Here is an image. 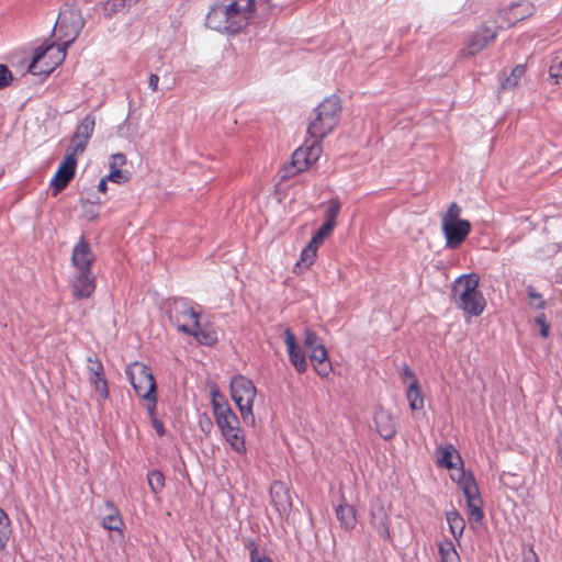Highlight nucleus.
<instances>
[{"label": "nucleus", "mask_w": 562, "mask_h": 562, "mask_svg": "<svg viewBox=\"0 0 562 562\" xmlns=\"http://www.w3.org/2000/svg\"><path fill=\"white\" fill-rule=\"evenodd\" d=\"M403 379L405 382H412L413 379H416L414 373L408 369V368H404L403 370Z\"/></svg>", "instance_id": "nucleus-51"}, {"label": "nucleus", "mask_w": 562, "mask_h": 562, "mask_svg": "<svg viewBox=\"0 0 562 562\" xmlns=\"http://www.w3.org/2000/svg\"><path fill=\"white\" fill-rule=\"evenodd\" d=\"M536 324L540 327V334L542 337H548L549 335V325L546 322V316L540 314L536 317Z\"/></svg>", "instance_id": "nucleus-47"}, {"label": "nucleus", "mask_w": 562, "mask_h": 562, "mask_svg": "<svg viewBox=\"0 0 562 562\" xmlns=\"http://www.w3.org/2000/svg\"><path fill=\"white\" fill-rule=\"evenodd\" d=\"M440 562H461L459 553L449 540L442 541L438 547Z\"/></svg>", "instance_id": "nucleus-30"}, {"label": "nucleus", "mask_w": 562, "mask_h": 562, "mask_svg": "<svg viewBox=\"0 0 562 562\" xmlns=\"http://www.w3.org/2000/svg\"><path fill=\"white\" fill-rule=\"evenodd\" d=\"M94 125L95 119L93 115L89 114L85 116L71 137L70 145L67 149V155L77 158L85 151L87 144L93 133Z\"/></svg>", "instance_id": "nucleus-13"}, {"label": "nucleus", "mask_w": 562, "mask_h": 562, "mask_svg": "<svg viewBox=\"0 0 562 562\" xmlns=\"http://www.w3.org/2000/svg\"><path fill=\"white\" fill-rule=\"evenodd\" d=\"M159 77L156 74H151L148 79V87L153 92L158 90Z\"/></svg>", "instance_id": "nucleus-49"}, {"label": "nucleus", "mask_w": 562, "mask_h": 562, "mask_svg": "<svg viewBox=\"0 0 562 562\" xmlns=\"http://www.w3.org/2000/svg\"><path fill=\"white\" fill-rule=\"evenodd\" d=\"M371 521L380 537L390 539V516L381 502H375L371 507Z\"/></svg>", "instance_id": "nucleus-20"}, {"label": "nucleus", "mask_w": 562, "mask_h": 562, "mask_svg": "<svg viewBox=\"0 0 562 562\" xmlns=\"http://www.w3.org/2000/svg\"><path fill=\"white\" fill-rule=\"evenodd\" d=\"M77 165V158L66 155L59 165L55 176L50 180L52 188L57 192L63 190L74 178Z\"/></svg>", "instance_id": "nucleus-15"}, {"label": "nucleus", "mask_w": 562, "mask_h": 562, "mask_svg": "<svg viewBox=\"0 0 562 562\" xmlns=\"http://www.w3.org/2000/svg\"><path fill=\"white\" fill-rule=\"evenodd\" d=\"M109 181L121 184L125 183L130 179V173L121 169H110V173L106 176Z\"/></svg>", "instance_id": "nucleus-39"}, {"label": "nucleus", "mask_w": 562, "mask_h": 562, "mask_svg": "<svg viewBox=\"0 0 562 562\" xmlns=\"http://www.w3.org/2000/svg\"><path fill=\"white\" fill-rule=\"evenodd\" d=\"M446 518H447V522L449 525V529H450L451 533L453 535V537L457 540H459L462 537L464 528H465L464 519L454 509L448 512L446 515Z\"/></svg>", "instance_id": "nucleus-28"}, {"label": "nucleus", "mask_w": 562, "mask_h": 562, "mask_svg": "<svg viewBox=\"0 0 562 562\" xmlns=\"http://www.w3.org/2000/svg\"><path fill=\"white\" fill-rule=\"evenodd\" d=\"M221 434L235 452L240 454L246 453L247 449L240 426L234 428L233 430L222 431Z\"/></svg>", "instance_id": "nucleus-25"}, {"label": "nucleus", "mask_w": 562, "mask_h": 562, "mask_svg": "<svg viewBox=\"0 0 562 562\" xmlns=\"http://www.w3.org/2000/svg\"><path fill=\"white\" fill-rule=\"evenodd\" d=\"M207 425L211 426V422L210 420H207V424H204V427H207Z\"/></svg>", "instance_id": "nucleus-54"}, {"label": "nucleus", "mask_w": 562, "mask_h": 562, "mask_svg": "<svg viewBox=\"0 0 562 562\" xmlns=\"http://www.w3.org/2000/svg\"><path fill=\"white\" fill-rule=\"evenodd\" d=\"M526 68L524 65H517L510 72V75L502 81L503 89H513L517 87L519 80L525 75Z\"/></svg>", "instance_id": "nucleus-32"}, {"label": "nucleus", "mask_w": 562, "mask_h": 562, "mask_svg": "<svg viewBox=\"0 0 562 562\" xmlns=\"http://www.w3.org/2000/svg\"><path fill=\"white\" fill-rule=\"evenodd\" d=\"M231 396L239 409L246 425L255 426L254 402L257 389L252 381L244 375H236L231 380Z\"/></svg>", "instance_id": "nucleus-7"}, {"label": "nucleus", "mask_w": 562, "mask_h": 562, "mask_svg": "<svg viewBox=\"0 0 562 562\" xmlns=\"http://www.w3.org/2000/svg\"><path fill=\"white\" fill-rule=\"evenodd\" d=\"M341 204L337 199H331L327 203V209L325 212L326 215V223H330L331 225L336 226V218L340 212Z\"/></svg>", "instance_id": "nucleus-35"}, {"label": "nucleus", "mask_w": 562, "mask_h": 562, "mask_svg": "<svg viewBox=\"0 0 562 562\" xmlns=\"http://www.w3.org/2000/svg\"><path fill=\"white\" fill-rule=\"evenodd\" d=\"M95 289V277L91 271H76L72 280V294L76 299L89 297Z\"/></svg>", "instance_id": "nucleus-17"}, {"label": "nucleus", "mask_w": 562, "mask_h": 562, "mask_svg": "<svg viewBox=\"0 0 562 562\" xmlns=\"http://www.w3.org/2000/svg\"><path fill=\"white\" fill-rule=\"evenodd\" d=\"M318 246L313 245L311 241L304 247L301 252L300 260L293 268L294 273H302L307 270L315 261L317 257Z\"/></svg>", "instance_id": "nucleus-24"}, {"label": "nucleus", "mask_w": 562, "mask_h": 562, "mask_svg": "<svg viewBox=\"0 0 562 562\" xmlns=\"http://www.w3.org/2000/svg\"><path fill=\"white\" fill-rule=\"evenodd\" d=\"M126 159L123 154H114L110 157V169H120L123 165H125Z\"/></svg>", "instance_id": "nucleus-44"}, {"label": "nucleus", "mask_w": 562, "mask_h": 562, "mask_svg": "<svg viewBox=\"0 0 562 562\" xmlns=\"http://www.w3.org/2000/svg\"><path fill=\"white\" fill-rule=\"evenodd\" d=\"M11 532L10 518L7 513L0 508V550L7 547Z\"/></svg>", "instance_id": "nucleus-31"}, {"label": "nucleus", "mask_w": 562, "mask_h": 562, "mask_svg": "<svg viewBox=\"0 0 562 562\" xmlns=\"http://www.w3.org/2000/svg\"><path fill=\"white\" fill-rule=\"evenodd\" d=\"M406 398L412 411L416 412L424 408L425 398L417 379H413V381L409 382L406 391Z\"/></svg>", "instance_id": "nucleus-26"}, {"label": "nucleus", "mask_w": 562, "mask_h": 562, "mask_svg": "<svg viewBox=\"0 0 562 562\" xmlns=\"http://www.w3.org/2000/svg\"><path fill=\"white\" fill-rule=\"evenodd\" d=\"M436 463L451 471L450 477L461 488L469 510L470 524L481 522L484 517L483 501L471 473H465L460 453L451 443L440 445L435 450Z\"/></svg>", "instance_id": "nucleus-1"}, {"label": "nucleus", "mask_w": 562, "mask_h": 562, "mask_svg": "<svg viewBox=\"0 0 562 562\" xmlns=\"http://www.w3.org/2000/svg\"><path fill=\"white\" fill-rule=\"evenodd\" d=\"M211 401H212V407L213 411L215 409V406L222 405V404H228L226 398L220 393L218 389L213 387L211 391Z\"/></svg>", "instance_id": "nucleus-45"}, {"label": "nucleus", "mask_w": 562, "mask_h": 562, "mask_svg": "<svg viewBox=\"0 0 562 562\" xmlns=\"http://www.w3.org/2000/svg\"><path fill=\"white\" fill-rule=\"evenodd\" d=\"M255 0H217L210 9L205 25L222 33H237L252 21Z\"/></svg>", "instance_id": "nucleus-2"}, {"label": "nucleus", "mask_w": 562, "mask_h": 562, "mask_svg": "<svg viewBox=\"0 0 562 562\" xmlns=\"http://www.w3.org/2000/svg\"><path fill=\"white\" fill-rule=\"evenodd\" d=\"M66 47L54 44H43L34 50L29 71L32 75H48L66 57Z\"/></svg>", "instance_id": "nucleus-9"}, {"label": "nucleus", "mask_w": 562, "mask_h": 562, "mask_svg": "<svg viewBox=\"0 0 562 562\" xmlns=\"http://www.w3.org/2000/svg\"><path fill=\"white\" fill-rule=\"evenodd\" d=\"M88 371L90 372V376H97L103 374V366L98 358L88 357L87 359Z\"/></svg>", "instance_id": "nucleus-40"}, {"label": "nucleus", "mask_w": 562, "mask_h": 562, "mask_svg": "<svg viewBox=\"0 0 562 562\" xmlns=\"http://www.w3.org/2000/svg\"><path fill=\"white\" fill-rule=\"evenodd\" d=\"M83 27V19L75 7H66L59 12L55 24V31L63 41L60 46L68 47L79 35Z\"/></svg>", "instance_id": "nucleus-10"}, {"label": "nucleus", "mask_w": 562, "mask_h": 562, "mask_svg": "<svg viewBox=\"0 0 562 562\" xmlns=\"http://www.w3.org/2000/svg\"><path fill=\"white\" fill-rule=\"evenodd\" d=\"M90 382L92 383L95 392H98L103 400L109 396V389L103 374L90 376Z\"/></svg>", "instance_id": "nucleus-37"}, {"label": "nucleus", "mask_w": 562, "mask_h": 562, "mask_svg": "<svg viewBox=\"0 0 562 562\" xmlns=\"http://www.w3.org/2000/svg\"><path fill=\"white\" fill-rule=\"evenodd\" d=\"M559 454H560V458L562 460V449H560Z\"/></svg>", "instance_id": "nucleus-55"}, {"label": "nucleus", "mask_w": 562, "mask_h": 562, "mask_svg": "<svg viewBox=\"0 0 562 562\" xmlns=\"http://www.w3.org/2000/svg\"><path fill=\"white\" fill-rule=\"evenodd\" d=\"M461 207L451 203L441 217V229L446 238V247L456 249L462 245L471 232V223L460 217Z\"/></svg>", "instance_id": "nucleus-8"}, {"label": "nucleus", "mask_w": 562, "mask_h": 562, "mask_svg": "<svg viewBox=\"0 0 562 562\" xmlns=\"http://www.w3.org/2000/svg\"><path fill=\"white\" fill-rule=\"evenodd\" d=\"M374 425L376 431L384 439H392L396 434V422L392 413L382 407L374 413Z\"/></svg>", "instance_id": "nucleus-19"}, {"label": "nucleus", "mask_w": 562, "mask_h": 562, "mask_svg": "<svg viewBox=\"0 0 562 562\" xmlns=\"http://www.w3.org/2000/svg\"><path fill=\"white\" fill-rule=\"evenodd\" d=\"M270 494L272 502L280 513H285L290 509L292 503H291V496L289 493L288 487L282 482H274L271 485Z\"/></svg>", "instance_id": "nucleus-22"}, {"label": "nucleus", "mask_w": 562, "mask_h": 562, "mask_svg": "<svg viewBox=\"0 0 562 562\" xmlns=\"http://www.w3.org/2000/svg\"><path fill=\"white\" fill-rule=\"evenodd\" d=\"M207 425L211 426V422L210 420H207V424H204V427H207Z\"/></svg>", "instance_id": "nucleus-53"}, {"label": "nucleus", "mask_w": 562, "mask_h": 562, "mask_svg": "<svg viewBox=\"0 0 562 562\" xmlns=\"http://www.w3.org/2000/svg\"><path fill=\"white\" fill-rule=\"evenodd\" d=\"M147 482L153 493L158 494L165 486V477L161 472L153 470L147 474Z\"/></svg>", "instance_id": "nucleus-33"}, {"label": "nucleus", "mask_w": 562, "mask_h": 562, "mask_svg": "<svg viewBox=\"0 0 562 562\" xmlns=\"http://www.w3.org/2000/svg\"><path fill=\"white\" fill-rule=\"evenodd\" d=\"M322 151L323 149L318 142L297 148L293 153L291 165L285 168V175L283 177H292L299 172L305 171L319 159Z\"/></svg>", "instance_id": "nucleus-11"}, {"label": "nucleus", "mask_w": 562, "mask_h": 562, "mask_svg": "<svg viewBox=\"0 0 562 562\" xmlns=\"http://www.w3.org/2000/svg\"><path fill=\"white\" fill-rule=\"evenodd\" d=\"M11 81H12L11 72L9 71V69L5 66L0 65V89L9 86Z\"/></svg>", "instance_id": "nucleus-43"}, {"label": "nucleus", "mask_w": 562, "mask_h": 562, "mask_svg": "<svg viewBox=\"0 0 562 562\" xmlns=\"http://www.w3.org/2000/svg\"><path fill=\"white\" fill-rule=\"evenodd\" d=\"M94 261V254L89 244L83 239L75 245L71 255V263L76 271H91V265Z\"/></svg>", "instance_id": "nucleus-16"}, {"label": "nucleus", "mask_w": 562, "mask_h": 562, "mask_svg": "<svg viewBox=\"0 0 562 562\" xmlns=\"http://www.w3.org/2000/svg\"><path fill=\"white\" fill-rule=\"evenodd\" d=\"M2 177V172L0 171V178Z\"/></svg>", "instance_id": "nucleus-56"}, {"label": "nucleus", "mask_w": 562, "mask_h": 562, "mask_svg": "<svg viewBox=\"0 0 562 562\" xmlns=\"http://www.w3.org/2000/svg\"><path fill=\"white\" fill-rule=\"evenodd\" d=\"M535 7L529 1L513 3L507 9L497 13L495 24L496 29H507L514 26L517 22L532 15Z\"/></svg>", "instance_id": "nucleus-12"}, {"label": "nucleus", "mask_w": 562, "mask_h": 562, "mask_svg": "<svg viewBox=\"0 0 562 562\" xmlns=\"http://www.w3.org/2000/svg\"><path fill=\"white\" fill-rule=\"evenodd\" d=\"M284 342L288 348L291 363L297 372H305L307 369V362L304 351L297 345L294 334L289 328L284 330Z\"/></svg>", "instance_id": "nucleus-18"}, {"label": "nucleus", "mask_w": 562, "mask_h": 562, "mask_svg": "<svg viewBox=\"0 0 562 562\" xmlns=\"http://www.w3.org/2000/svg\"><path fill=\"white\" fill-rule=\"evenodd\" d=\"M340 101L331 95L324 99L314 110L308 124V133L314 138H323L334 131L340 117Z\"/></svg>", "instance_id": "nucleus-5"}, {"label": "nucleus", "mask_w": 562, "mask_h": 562, "mask_svg": "<svg viewBox=\"0 0 562 562\" xmlns=\"http://www.w3.org/2000/svg\"><path fill=\"white\" fill-rule=\"evenodd\" d=\"M334 228V225L324 222L317 233L312 237L311 243L319 247L324 243L325 238L331 234Z\"/></svg>", "instance_id": "nucleus-36"}, {"label": "nucleus", "mask_w": 562, "mask_h": 562, "mask_svg": "<svg viewBox=\"0 0 562 562\" xmlns=\"http://www.w3.org/2000/svg\"><path fill=\"white\" fill-rule=\"evenodd\" d=\"M148 415L150 417L151 425H153L154 429L156 430V432L158 434V436H164L165 427H164L162 422H160L159 419L156 418L155 409L153 411V414H148Z\"/></svg>", "instance_id": "nucleus-48"}, {"label": "nucleus", "mask_w": 562, "mask_h": 562, "mask_svg": "<svg viewBox=\"0 0 562 562\" xmlns=\"http://www.w3.org/2000/svg\"><path fill=\"white\" fill-rule=\"evenodd\" d=\"M250 562H271V560L267 557L259 555L257 550L254 549L250 553Z\"/></svg>", "instance_id": "nucleus-50"}, {"label": "nucleus", "mask_w": 562, "mask_h": 562, "mask_svg": "<svg viewBox=\"0 0 562 562\" xmlns=\"http://www.w3.org/2000/svg\"><path fill=\"white\" fill-rule=\"evenodd\" d=\"M310 358L315 371L321 376H327L331 372V363L325 346H319L318 349L313 350Z\"/></svg>", "instance_id": "nucleus-23"}, {"label": "nucleus", "mask_w": 562, "mask_h": 562, "mask_svg": "<svg viewBox=\"0 0 562 562\" xmlns=\"http://www.w3.org/2000/svg\"><path fill=\"white\" fill-rule=\"evenodd\" d=\"M169 316L180 331L192 335L199 344L213 346L217 342L216 331L200 323V312L186 300L175 301L169 308Z\"/></svg>", "instance_id": "nucleus-3"}, {"label": "nucleus", "mask_w": 562, "mask_h": 562, "mask_svg": "<svg viewBox=\"0 0 562 562\" xmlns=\"http://www.w3.org/2000/svg\"><path fill=\"white\" fill-rule=\"evenodd\" d=\"M336 516L345 529L351 530L355 528L357 519L356 510L352 506L347 504L337 506Z\"/></svg>", "instance_id": "nucleus-27"}, {"label": "nucleus", "mask_w": 562, "mask_h": 562, "mask_svg": "<svg viewBox=\"0 0 562 562\" xmlns=\"http://www.w3.org/2000/svg\"><path fill=\"white\" fill-rule=\"evenodd\" d=\"M213 415L221 432L225 430H233L239 426V419L233 412L229 404H217L213 411Z\"/></svg>", "instance_id": "nucleus-21"}, {"label": "nucleus", "mask_w": 562, "mask_h": 562, "mask_svg": "<svg viewBox=\"0 0 562 562\" xmlns=\"http://www.w3.org/2000/svg\"><path fill=\"white\" fill-rule=\"evenodd\" d=\"M99 204L100 203H90V202H85L82 204V207H83V211H85V216L89 221H92V220L97 218V216L99 214Z\"/></svg>", "instance_id": "nucleus-42"}, {"label": "nucleus", "mask_w": 562, "mask_h": 562, "mask_svg": "<svg viewBox=\"0 0 562 562\" xmlns=\"http://www.w3.org/2000/svg\"><path fill=\"white\" fill-rule=\"evenodd\" d=\"M549 74L552 78L562 79V59L555 60L549 68Z\"/></svg>", "instance_id": "nucleus-46"}, {"label": "nucleus", "mask_w": 562, "mask_h": 562, "mask_svg": "<svg viewBox=\"0 0 562 562\" xmlns=\"http://www.w3.org/2000/svg\"><path fill=\"white\" fill-rule=\"evenodd\" d=\"M477 288L479 277L475 273L460 276L452 286L457 306L470 316H479L485 308V299Z\"/></svg>", "instance_id": "nucleus-4"}, {"label": "nucleus", "mask_w": 562, "mask_h": 562, "mask_svg": "<svg viewBox=\"0 0 562 562\" xmlns=\"http://www.w3.org/2000/svg\"><path fill=\"white\" fill-rule=\"evenodd\" d=\"M102 526L108 530H121L123 521L116 509L112 508L111 513L103 518Z\"/></svg>", "instance_id": "nucleus-34"}, {"label": "nucleus", "mask_w": 562, "mask_h": 562, "mask_svg": "<svg viewBox=\"0 0 562 562\" xmlns=\"http://www.w3.org/2000/svg\"><path fill=\"white\" fill-rule=\"evenodd\" d=\"M496 35V26H481L465 43L464 47L462 48V55L465 57L476 55L477 53L483 50L492 41H494Z\"/></svg>", "instance_id": "nucleus-14"}, {"label": "nucleus", "mask_w": 562, "mask_h": 562, "mask_svg": "<svg viewBox=\"0 0 562 562\" xmlns=\"http://www.w3.org/2000/svg\"><path fill=\"white\" fill-rule=\"evenodd\" d=\"M528 295H529V304L531 307H533L536 310L544 308L546 302L539 293L535 292L533 290H529Z\"/></svg>", "instance_id": "nucleus-41"}, {"label": "nucleus", "mask_w": 562, "mask_h": 562, "mask_svg": "<svg viewBox=\"0 0 562 562\" xmlns=\"http://www.w3.org/2000/svg\"><path fill=\"white\" fill-rule=\"evenodd\" d=\"M126 375L136 394L145 401L148 414L156 409V383L153 373L142 362H133L126 369Z\"/></svg>", "instance_id": "nucleus-6"}, {"label": "nucleus", "mask_w": 562, "mask_h": 562, "mask_svg": "<svg viewBox=\"0 0 562 562\" xmlns=\"http://www.w3.org/2000/svg\"><path fill=\"white\" fill-rule=\"evenodd\" d=\"M304 346L310 350V352H312L313 350L318 349L319 346H324V344L317 335L306 330L304 337Z\"/></svg>", "instance_id": "nucleus-38"}, {"label": "nucleus", "mask_w": 562, "mask_h": 562, "mask_svg": "<svg viewBox=\"0 0 562 562\" xmlns=\"http://www.w3.org/2000/svg\"><path fill=\"white\" fill-rule=\"evenodd\" d=\"M138 0H109L104 3V13L111 16L116 13L126 12Z\"/></svg>", "instance_id": "nucleus-29"}, {"label": "nucleus", "mask_w": 562, "mask_h": 562, "mask_svg": "<svg viewBox=\"0 0 562 562\" xmlns=\"http://www.w3.org/2000/svg\"><path fill=\"white\" fill-rule=\"evenodd\" d=\"M108 180H109V179H106V178H102V179L100 180L99 186H98V190H99L100 192H105V191H106V181H108Z\"/></svg>", "instance_id": "nucleus-52"}]
</instances>
